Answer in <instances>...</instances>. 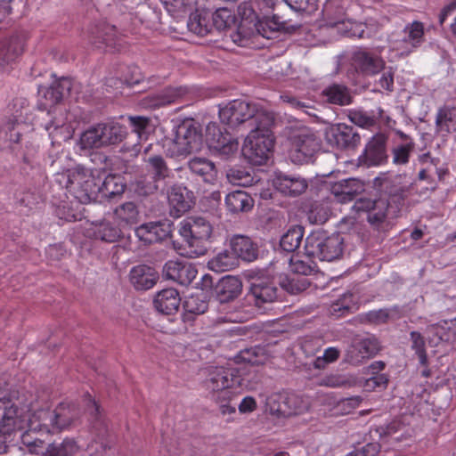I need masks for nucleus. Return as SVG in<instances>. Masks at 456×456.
Returning <instances> with one entry per match:
<instances>
[{
  "label": "nucleus",
  "instance_id": "nucleus-60",
  "mask_svg": "<svg viewBox=\"0 0 456 456\" xmlns=\"http://www.w3.org/2000/svg\"><path fill=\"white\" fill-rule=\"evenodd\" d=\"M19 117L20 115H13L8 118L4 124V130L6 134L7 139L11 142L18 143L20 141L21 134L16 131V126L19 124Z\"/></svg>",
  "mask_w": 456,
  "mask_h": 456
},
{
  "label": "nucleus",
  "instance_id": "nucleus-26",
  "mask_svg": "<svg viewBox=\"0 0 456 456\" xmlns=\"http://www.w3.org/2000/svg\"><path fill=\"white\" fill-rule=\"evenodd\" d=\"M363 191V184L357 179L349 178L338 181L331 185L330 191L337 201L346 203L354 200Z\"/></svg>",
  "mask_w": 456,
  "mask_h": 456
},
{
  "label": "nucleus",
  "instance_id": "nucleus-45",
  "mask_svg": "<svg viewBox=\"0 0 456 456\" xmlns=\"http://www.w3.org/2000/svg\"><path fill=\"white\" fill-rule=\"evenodd\" d=\"M323 15L330 26L345 21V8L341 0H328L323 6Z\"/></svg>",
  "mask_w": 456,
  "mask_h": 456
},
{
  "label": "nucleus",
  "instance_id": "nucleus-51",
  "mask_svg": "<svg viewBox=\"0 0 456 456\" xmlns=\"http://www.w3.org/2000/svg\"><path fill=\"white\" fill-rule=\"evenodd\" d=\"M414 147L415 143L413 140H410V142L395 146L391 150L392 163L395 166L408 164L411 155L414 151Z\"/></svg>",
  "mask_w": 456,
  "mask_h": 456
},
{
  "label": "nucleus",
  "instance_id": "nucleus-15",
  "mask_svg": "<svg viewBox=\"0 0 456 456\" xmlns=\"http://www.w3.org/2000/svg\"><path fill=\"white\" fill-rule=\"evenodd\" d=\"M43 424L44 421L38 418L37 411L30 414L27 420L25 428L28 429L22 433L20 440L30 452L41 448L45 443V436L50 434L49 429L44 428Z\"/></svg>",
  "mask_w": 456,
  "mask_h": 456
},
{
  "label": "nucleus",
  "instance_id": "nucleus-4",
  "mask_svg": "<svg viewBox=\"0 0 456 456\" xmlns=\"http://www.w3.org/2000/svg\"><path fill=\"white\" fill-rule=\"evenodd\" d=\"M219 118L230 128L241 126L250 131L258 126L267 127L274 124L273 113L240 99L233 100L221 108Z\"/></svg>",
  "mask_w": 456,
  "mask_h": 456
},
{
  "label": "nucleus",
  "instance_id": "nucleus-42",
  "mask_svg": "<svg viewBox=\"0 0 456 456\" xmlns=\"http://www.w3.org/2000/svg\"><path fill=\"white\" fill-rule=\"evenodd\" d=\"M436 126L440 133L456 132V107L447 105L441 107L436 116Z\"/></svg>",
  "mask_w": 456,
  "mask_h": 456
},
{
  "label": "nucleus",
  "instance_id": "nucleus-18",
  "mask_svg": "<svg viewBox=\"0 0 456 456\" xmlns=\"http://www.w3.org/2000/svg\"><path fill=\"white\" fill-rule=\"evenodd\" d=\"M327 140L338 149H354L361 141V137L354 127L346 124L331 126L326 133Z\"/></svg>",
  "mask_w": 456,
  "mask_h": 456
},
{
  "label": "nucleus",
  "instance_id": "nucleus-61",
  "mask_svg": "<svg viewBox=\"0 0 456 456\" xmlns=\"http://www.w3.org/2000/svg\"><path fill=\"white\" fill-rule=\"evenodd\" d=\"M184 307L188 313L201 314L208 310V303L199 296H191L185 301Z\"/></svg>",
  "mask_w": 456,
  "mask_h": 456
},
{
  "label": "nucleus",
  "instance_id": "nucleus-43",
  "mask_svg": "<svg viewBox=\"0 0 456 456\" xmlns=\"http://www.w3.org/2000/svg\"><path fill=\"white\" fill-rule=\"evenodd\" d=\"M225 205L232 213L247 212L253 208V199L243 191L230 192L225 197Z\"/></svg>",
  "mask_w": 456,
  "mask_h": 456
},
{
  "label": "nucleus",
  "instance_id": "nucleus-47",
  "mask_svg": "<svg viewBox=\"0 0 456 456\" xmlns=\"http://www.w3.org/2000/svg\"><path fill=\"white\" fill-rule=\"evenodd\" d=\"M354 306V297L353 293L346 292L330 305L329 312L331 316L337 319L351 314Z\"/></svg>",
  "mask_w": 456,
  "mask_h": 456
},
{
  "label": "nucleus",
  "instance_id": "nucleus-59",
  "mask_svg": "<svg viewBox=\"0 0 456 456\" xmlns=\"http://www.w3.org/2000/svg\"><path fill=\"white\" fill-rule=\"evenodd\" d=\"M291 10L312 13L317 9V0H281Z\"/></svg>",
  "mask_w": 456,
  "mask_h": 456
},
{
  "label": "nucleus",
  "instance_id": "nucleus-48",
  "mask_svg": "<svg viewBox=\"0 0 456 456\" xmlns=\"http://www.w3.org/2000/svg\"><path fill=\"white\" fill-rule=\"evenodd\" d=\"M237 265V257L227 250L222 251L208 261V266L216 273H224Z\"/></svg>",
  "mask_w": 456,
  "mask_h": 456
},
{
  "label": "nucleus",
  "instance_id": "nucleus-34",
  "mask_svg": "<svg viewBox=\"0 0 456 456\" xmlns=\"http://www.w3.org/2000/svg\"><path fill=\"white\" fill-rule=\"evenodd\" d=\"M187 27L191 32L197 36H207L212 28L210 11L204 8L197 9L194 12H191L187 22Z\"/></svg>",
  "mask_w": 456,
  "mask_h": 456
},
{
  "label": "nucleus",
  "instance_id": "nucleus-9",
  "mask_svg": "<svg viewBox=\"0 0 456 456\" xmlns=\"http://www.w3.org/2000/svg\"><path fill=\"white\" fill-rule=\"evenodd\" d=\"M305 253L321 261H334L343 253V240L339 235L326 236L323 232H314L306 237Z\"/></svg>",
  "mask_w": 456,
  "mask_h": 456
},
{
  "label": "nucleus",
  "instance_id": "nucleus-49",
  "mask_svg": "<svg viewBox=\"0 0 456 456\" xmlns=\"http://www.w3.org/2000/svg\"><path fill=\"white\" fill-rule=\"evenodd\" d=\"M78 450L74 439L65 438L61 443H53L48 445V456H73Z\"/></svg>",
  "mask_w": 456,
  "mask_h": 456
},
{
  "label": "nucleus",
  "instance_id": "nucleus-30",
  "mask_svg": "<svg viewBox=\"0 0 456 456\" xmlns=\"http://www.w3.org/2000/svg\"><path fill=\"white\" fill-rule=\"evenodd\" d=\"M255 28L263 37L272 38L276 32L286 29L287 20L283 16H280L279 13H273L271 17L264 15L256 20Z\"/></svg>",
  "mask_w": 456,
  "mask_h": 456
},
{
  "label": "nucleus",
  "instance_id": "nucleus-55",
  "mask_svg": "<svg viewBox=\"0 0 456 456\" xmlns=\"http://www.w3.org/2000/svg\"><path fill=\"white\" fill-rule=\"evenodd\" d=\"M388 381L387 374L371 375L364 380L362 389L365 392L382 391L387 388Z\"/></svg>",
  "mask_w": 456,
  "mask_h": 456
},
{
  "label": "nucleus",
  "instance_id": "nucleus-16",
  "mask_svg": "<svg viewBox=\"0 0 456 456\" xmlns=\"http://www.w3.org/2000/svg\"><path fill=\"white\" fill-rule=\"evenodd\" d=\"M387 137L379 133L372 136L365 146L360 160L368 167L380 166L387 162Z\"/></svg>",
  "mask_w": 456,
  "mask_h": 456
},
{
  "label": "nucleus",
  "instance_id": "nucleus-44",
  "mask_svg": "<svg viewBox=\"0 0 456 456\" xmlns=\"http://www.w3.org/2000/svg\"><path fill=\"white\" fill-rule=\"evenodd\" d=\"M241 282L234 276L224 277L217 287V294L221 302L232 300L241 292Z\"/></svg>",
  "mask_w": 456,
  "mask_h": 456
},
{
  "label": "nucleus",
  "instance_id": "nucleus-5",
  "mask_svg": "<svg viewBox=\"0 0 456 456\" xmlns=\"http://www.w3.org/2000/svg\"><path fill=\"white\" fill-rule=\"evenodd\" d=\"M173 138L163 141V149L170 158H185L202 146V133L192 119L183 120L174 131Z\"/></svg>",
  "mask_w": 456,
  "mask_h": 456
},
{
  "label": "nucleus",
  "instance_id": "nucleus-52",
  "mask_svg": "<svg viewBox=\"0 0 456 456\" xmlns=\"http://www.w3.org/2000/svg\"><path fill=\"white\" fill-rule=\"evenodd\" d=\"M82 148H100L103 146L101 135L100 123L85 131L80 137Z\"/></svg>",
  "mask_w": 456,
  "mask_h": 456
},
{
  "label": "nucleus",
  "instance_id": "nucleus-28",
  "mask_svg": "<svg viewBox=\"0 0 456 456\" xmlns=\"http://www.w3.org/2000/svg\"><path fill=\"white\" fill-rule=\"evenodd\" d=\"M353 61L355 68L365 75H375L385 67V62L380 57L366 51L355 52Z\"/></svg>",
  "mask_w": 456,
  "mask_h": 456
},
{
  "label": "nucleus",
  "instance_id": "nucleus-31",
  "mask_svg": "<svg viewBox=\"0 0 456 456\" xmlns=\"http://www.w3.org/2000/svg\"><path fill=\"white\" fill-rule=\"evenodd\" d=\"M181 303L179 293L175 289L159 291L154 298L155 308L163 314H173L177 312Z\"/></svg>",
  "mask_w": 456,
  "mask_h": 456
},
{
  "label": "nucleus",
  "instance_id": "nucleus-57",
  "mask_svg": "<svg viewBox=\"0 0 456 456\" xmlns=\"http://www.w3.org/2000/svg\"><path fill=\"white\" fill-rule=\"evenodd\" d=\"M349 119L352 123L362 128H370L377 125V118L362 110L351 111Z\"/></svg>",
  "mask_w": 456,
  "mask_h": 456
},
{
  "label": "nucleus",
  "instance_id": "nucleus-2",
  "mask_svg": "<svg viewBox=\"0 0 456 456\" xmlns=\"http://www.w3.org/2000/svg\"><path fill=\"white\" fill-rule=\"evenodd\" d=\"M246 367H212L202 381L205 396L214 403L223 417L234 415L235 405L232 401L248 386Z\"/></svg>",
  "mask_w": 456,
  "mask_h": 456
},
{
  "label": "nucleus",
  "instance_id": "nucleus-37",
  "mask_svg": "<svg viewBox=\"0 0 456 456\" xmlns=\"http://www.w3.org/2000/svg\"><path fill=\"white\" fill-rule=\"evenodd\" d=\"M251 293L255 297V303L260 306L264 303L273 302L277 298V287L271 281L258 280L252 283Z\"/></svg>",
  "mask_w": 456,
  "mask_h": 456
},
{
  "label": "nucleus",
  "instance_id": "nucleus-8",
  "mask_svg": "<svg viewBox=\"0 0 456 456\" xmlns=\"http://www.w3.org/2000/svg\"><path fill=\"white\" fill-rule=\"evenodd\" d=\"M179 233L191 248L190 256H199L207 250L205 243L211 236L212 225L204 217H190L181 223Z\"/></svg>",
  "mask_w": 456,
  "mask_h": 456
},
{
  "label": "nucleus",
  "instance_id": "nucleus-6",
  "mask_svg": "<svg viewBox=\"0 0 456 456\" xmlns=\"http://www.w3.org/2000/svg\"><path fill=\"white\" fill-rule=\"evenodd\" d=\"M272 126H258L253 128L245 139L242 155L252 165L261 166L269 159L274 145Z\"/></svg>",
  "mask_w": 456,
  "mask_h": 456
},
{
  "label": "nucleus",
  "instance_id": "nucleus-20",
  "mask_svg": "<svg viewBox=\"0 0 456 456\" xmlns=\"http://www.w3.org/2000/svg\"><path fill=\"white\" fill-rule=\"evenodd\" d=\"M25 38L12 35L0 40V68L15 61L23 53Z\"/></svg>",
  "mask_w": 456,
  "mask_h": 456
},
{
  "label": "nucleus",
  "instance_id": "nucleus-29",
  "mask_svg": "<svg viewBox=\"0 0 456 456\" xmlns=\"http://www.w3.org/2000/svg\"><path fill=\"white\" fill-rule=\"evenodd\" d=\"M232 255L244 261L251 262L257 256V247L252 240L245 235H234L230 241Z\"/></svg>",
  "mask_w": 456,
  "mask_h": 456
},
{
  "label": "nucleus",
  "instance_id": "nucleus-38",
  "mask_svg": "<svg viewBox=\"0 0 456 456\" xmlns=\"http://www.w3.org/2000/svg\"><path fill=\"white\" fill-rule=\"evenodd\" d=\"M428 329L432 333L429 342L435 346L441 342L453 343L456 341V320L450 322H444V324H435Z\"/></svg>",
  "mask_w": 456,
  "mask_h": 456
},
{
  "label": "nucleus",
  "instance_id": "nucleus-32",
  "mask_svg": "<svg viewBox=\"0 0 456 456\" xmlns=\"http://www.w3.org/2000/svg\"><path fill=\"white\" fill-rule=\"evenodd\" d=\"M99 201L102 200H110L124 193L126 187L124 177L119 175L110 174L102 179L99 183Z\"/></svg>",
  "mask_w": 456,
  "mask_h": 456
},
{
  "label": "nucleus",
  "instance_id": "nucleus-23",
  "mask_svg": "<svg viewBox=\"0 0 456 456\" xmlns=\"http://www.w3.org/2000/svg\"><path fill=\"white\" fill-rule=\"evenodd\" d=\"M402 44L403 45L402 53L410 54L425 42L424 24L421 21L414 20L408 23L403 30Z\"/></svg>",
  "mask_w": 456,
  "mask_h": 456
},
{
  "label": "nucleus",
  "instance_id": "nucleus-3",
  "mask_svg": "<svg viewBox=\"0 0 456 456\" xmlns=\"http://www.w3.org/2000/svg\"><path fill=\"white\" fill-rule=\"evenodd\" d=\"M101 173L99 169L77 165L72 169L58 174L56 181L79 203L88 204L99 200Z\"/></svg>",
  "mask_w": 456,
  "mask_h": 456
},
{
  "label": "nucleus",
  "instance_id": "nucleus-14",
  "mask_svg": "<svg viewBox=\"0 0 456 456\" xmlns=\"http://www.w3.org/2000/svg\"><path fill=\"white\" fill-rule=\"evenodd\" d=\"M206 140L208 147L220 153L229 156L235 152L239 147V142L224 128V131L216 123H210L207 126Z\"/></svg>",
  "mask_w": 456,
  "mask_h": 456
},
{
  "label": "nucleus",
  "instance_id": "nucleus-12",
  "mask_svg": "<svg viewBox=\"0 0 456 456\" xmlns=\"http://www.w3.org/2000/svg\"><path fill=\"white\" fill-rule=\"evenodd\" d=\"M148 170L152 173L150 180L140 177L135 182V191L142 196L154 193L158 190L157 183L169 176L170 169L160 155H152L146 160Z\"/></svg>",
  "mask_w": 456,
  "mask_h": 456
},
{
  "label": "nucleus",
  "instance_id": "nucleus-50",
  "mask_svg": "<svg viewBox=\"0 0 456 456\" xmlns=\"http://www.w3.org/2000/svg\"><path fill=\"white\" fill-rule=\"evenodd\" d=\"M358 319L362 324L374 326L386 324L390 319V309L380 308L377 310H370L359 314Z\"/></svg>",
  "mask_w": 456,
  "mask_h": 456
},
{
  "label": "nucleus",
  "instance_id": "nucleus-11",
  "mask_svg": "<svg viewBox=\"0 0 456 456\" xmlns=\"http://www.w3.org/2000/svg\"><path fill=\"white\" fill-rule=\"evenodd\" d=\"M29 415L11 398H0V436H6L25 428Z\"/></svg>",
  "mask_w": 456,
  "mask_h": 456
},
{
  "label": "nucleus",
  "instance_id": "nucleus-25",
  "mask_svg": "<svg viewBox=\"0 0 456 456\" xmlns=\"http://www.w3.org/2000/svg\"><path fill=\"white\" fill-rule=\"evenodd\" d=\"M129 279L135 289L147 290L156 284L159 274L154 268L140 265L131 269Z\"/></svg>",
  "mask_w": 456,
  "mask_h": 456
},
{
  "label": "nucleus",
  "instance_id": "nucleus-27",
  "mask_svg": "<svg viewBox=\"0 0 456 456\" xmlns=\"http://www.w3.org/2000/svg\"><path fill=\"white\" fill-rule=\"evenodd\" d=\"M273 184L277 191L289 196L299 195L307 188V183L305 179L290 176L282 173L275 174Z\"/></svg>",
  "mask_w": 456,
  "mask_h": 456
},
{
  "label": "nucleus",
  "instance_id": "nucleus-36",
  "mask_svg": "<svg viewBox=\"0 0 456 456\" xmlns=\"http://www.w3.org/2000/svg\"><path fill=\"white\" fill-rule=\"evenodd\" d=\"M191 172L200 176L202 181L208 183H213L217 175V170L215 164L203 158H193L188 163Z\"/></svg>",
  "mask_w": 456,
  "mask_h": 456
},
{
  "label": "nucleus",
  "instance_id": "nucleus-17",
  "mask_svg": "<svg viewBox=\"0 0 456 456\" xmlns=\"http://www.w3.org/2000/svg\"><path fill=\"white\" fill-rule=\"evenodd\" d=\"M380 349L379 341L375 337L354 339L346 353L347 361L354 365L374 356Z\"/></svg>",
  "mask_w": 456,
  "mask_h": 456
},
{
  "label": "nucleus",
  "instance_id": "nucleus-33",
  "mask_svg": "<svg viewBox=\"0 0 456 456\" xmlns=\"http://www.w3.org/2000/svg\"><path fill=\"white\" fill-rule=\"evenodd\" d=\"M113 217L121 229L131 228L139 222V210L134 202H125L115 208Z\"/></svg>",
  "mask_w": 456,
  "mask_h": 456
},
{
  "label": "nucleus",
  "instance_id": "nucleus-21",
  "mask_svg": "<svg viewBox=\"0 0 456 456\" xmlns=\"http://www.w3.org/2000/svg\"><path fill=\"white\" fill-rule=\"evenodd\" d=\"M170 225L160 222L143 224L135 229V234L145 244L160 242L170 235Z\"/></svg>",
  "mask_w": 456,
  "mask_h": 456
},
{
  "label": "nucleus",
  "instance_id": "nucleus-10",
  "mask_svg": "<svg viewBox=\"0 0 456 456\" xmlns=\"http://www.w3.org/2000/svg\"><path fill=\"white\" fill-rule=\"evenodd\" d=\"M289 141L291 159L298 164L308 162L321 148V139L305 126L292 130Z\"/></svg>",
  "mask_w": 456,
  "mask_h": 456
},
{
  "label": "nucleus",
  "instance_id": "nucleus-63",
  "mask_svg": "<svg viewBox=\"0 0 456 456\" xmlns=\"http://www.w3.org/2000/svg\"><path fill=\"white\" fill-rule=\"evenodd\" d=\"M260 16L275 13L283 4L281 0H253Z\"/></svg>",
  "mask_w": 456,
  "mask_h": 456
},
{
  "label": "nucleus",
  "instance_id": "nucleus-24",
  "mask_svg": "<svg viewBox=\"0 0 456 456\" xmlns=\"http://www.w3.org/2000/svg\"><path fill=\"white\" fill-rule=\"evenodd\" d=\"M86 235L94 240H99L108 243L118 241L122 237V229L110 221L103 220L92 224L86 230Z\"/></svg>",
  "mask_w": 456,
  "mask_h": 456
},
{
  "label": "nucleus",
  "instance_id": "nucleus-64",
  "mask_svg": "<svg viewBox=\"0 0 456 456\" xmlns=\"http://www.w3.org/2000/svg\"><path fill=\"white\" fill-rule=\"evenodd\" d=\"M133 126V131L137 134L139 139L146 138V128L149 126L150 120L144 117H133L130 118Z\"/></svg>",
  "mask_w": 456,
  "mask_h": 456
},
{
  "label": "nucleus",
  "instance_id": "nucleus-39",
  "mask_svg": "<svg viewBox=\"0 0 456 456\" xmlns=\"http://www.w3.org/2000/svg\"><path fill=\"white\" fill-rule=\"evenodd\" d=\"M100 126L103 146L118 144L126 134V126L115 121L100 123Z\"/></svg>",
  "mask_w": 456,
  "mask_h": 456
},
{
  "label": "nucleus",
  "instance_id": "nucleus-22",
  "mask_svg": "<svg viewBox=\"0 0 456 456\" xmlns=\"http://www.w3.org/2000/svg\"><path fill=\"white\" fill-rule=\"evenodd\" d=\"M188 93L186 86L167 87L159 94H149L142 100L146 108L159 109L175 102Z\"/></svg>",
  "mask_w": 456,
  "mask_h": 456
},
{
  "label": "nucleus",
  "instance_id": "nucleus-41",
  "mask_svg": "<svg viewBox=\"0 0 456 456\" xmlns=\"http://www.w3.org/2000/svg\"><path fill=\"white\" fill-rule=\"evenodd\" d=\"M72 82L68 77H61L54 81L50 87L44 92V97L50 106L59 103L71 89Z\"/></svg>",
  "mask_w": 456,
  "mask_h": 456
},
{
  "label": "nucleus",
  "instance_id": "nucleus-40",
  "mask_svg": "<svg viewBox=\"0 0 456 456\" xmlns=\"http://www.w3.org/2000/svg\"><path fill=\"white\" fill-rule=\"evenodd\" d=\"M322 97L325 102L339 106L348 105L352 102L348 88L339 84H332L325 87L322 92Z\"/></svg>",
  "mask_w": 456,
  "mask_h": 456
},
{
  "label": "nucleus",
  "instance_id": "nucleus-7",
  "mask_svg": "<svg viewBox=\"0 0 456 456\" xmlns=\"http://www.w3.org/2000/svg\"><path fill=\"white\" fill-rule=\"evenodd\" d=\"M38 418L44 421V428H48L50 434H55L69 429L80 417L81 411L77 404L69 402L59 403L54 410H37Z\"/></svg>",
  "mask_w": 456,
  "mask_h": 456
},
{
  "label": "nucleus",
  "instance_id": "nucleus-53",
  "mask_svg": "<svg viewBox=\"0 0 456 456\" xmlns=\"http://www.w3.org/2000/svg\"><path fill=\"white\" fill-rule=\"evenodd\" d=\"M410 337L411 341V349L415 351V354L419 358V364L421 366H427L428 359L424 337L418 331H411L410 333Z\"/></svg>",
  "mask_w": 456,
  "mask_h": 456
},
{
  "label": "nucleus",
  "instance_id": "nucleus-35",
  "mask_svg": "<svg viewBox=\"0 0 456 456\" xmlns=\"http://www.w3.org/2000/svg\"><path fill=\"white\" fill-rule=\"evenodd\" d=\"M168 203L171 207V214L179 217L191 208L192 201L185 188L173 187L168 193Z\"/></svg>",
  "mask_w": 456,
  "mask_h": 456
},
{
  "label": "nucleus",
  "instance_id": "nucleus-13",
  "mask_svg": "<svg viewBox=\"0 0 456 456\" xmlns=\"http://www.w3.org/2000/svg\"><path fill=\"white\" fill-rule=\"evenodd\" d=\"M87 40L97 48L105 46L110 50L119 51L121 47V38L118 35L117 28L106 22L91 26L87 30Z\"/></svg>",
  "mask_w": 456,
  "mask_h": 456
},
{
  "label": "nucleus",
  "instance_id": "nucleus-54",
  "mask_svg": "<svg viewBox=\"0 0 456 456\" xmlns=\"http://www.w3.org/2000/svg\"><path fill=\"white\" fill-rule=\"evenodd\" d=\"M210 21L212 27L223 30L233 21V17L227 8H219L215 12H210Z\"/></svg>",
  "mask_w": 456,
  "mask_h": 456
},
{
  "label": "nucleus",
  "instance_id": "nucleus-56",
  "mask_svg": "<svg viewBox=\"0 0 456 456\" xmlns=\"http://www.w3.org/2000/svg\"><path fill=\"white\" fill-rule=\"evenodd\" d=\"M260 352H262V348L259 347L248 348L240 351L236 358L238 362H243L252 366L259 365L264 363L265 361V357L260 355Z\"/></svg>",
  "mask_w": 456,
  "mask_h": 456
},
{
  "label": "nucleus",
  "instance_id": "nucleus-62",
  "mask_svg": "<svg viewBox=\"0 0 456 456\" xmlns=\"http://www.w3.org/2000/svg\"><path fill=\"white\" fill-rule=\"evenodd\" d=\"M238 12L242 20H249L250 22H254V24L260 18L253 0L241 3L238 7Z\"/></svg>",
  "mask_w": 456,
  "mask_h": 456
},
{
  "label": "nucleus",
  "instance_id": "nucleus-58",
  "mask_svg": "<svg viewBox=\"0 0 456 456\" xmlns=\"http://www.w3.org/2000/svg\"><path fill=\"white\" fill-rule=\"evenodd\" d=\"M340 355V352L337 347L330 346L323 352L322 356H318L314 361V366L315 369H324L329 363L336 362Z\"/></svg>",
  "mask_w": 456,
  "mask_h": 456
},
{
  "label": "nucleus",
  "instance_id": "nucleus-19",
  "mask_svg": "<svg viewBox=\"0 0 456 456\" xmlns=\"http://www.w3.org/2000/svg\"><path fill=\"white\" fill-rule=\"evenodd\" d=\"M196 268L186 261H167L163 268L167 279L172 280L181 285H189L197 275Z\"/></svg>",
  "mask_w": 456,
  "mask_h": 456
},
{
  "label": "nucleus",
  "instance_id": "nucleus-1",
  "mask_svg": "<svg viewBox=\"0 0 456 456\" xmlns=\"http://www.w3.org/2000/svg\"><path fill=\"white\" fill-rule=\"evenodd\" d=\"M406 174H380L374 179V186L387 199L370 200L360 198L355 200L354 208L357 212H366L370 224L379 226L387 216L396 217L409 195L411 185L406 181Z\"/></svg>",
  "mask_w": 456,
  "mask_h": 456
},
{
  "label": "nucleus",
  "instance_id": "nucleus-46",
  "mask_svg": "<svg viewBox=\"0 0 456 456\" xmlns=\"http://www.w3.org/2000/svg\"><path fill=\"white\" fill-rule=\"evenodd\" d=\"M303 237L304 228L300 225L293 226L282 235L280 240V246L284 251L294 252L299 248Z\"/></svg>",
  "mask_w": 456,
  "mask_h": 456
}]
</instances>
